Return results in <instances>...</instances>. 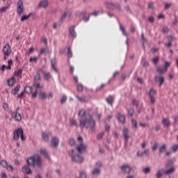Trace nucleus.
Instances as JSON below:
<instances>
[{
    "label": "nucleus",
    "instance_id": "obj_64",
    "mask_svg": "<svg viewBox=\"0 0 178 178\" xmlns=\"http://www.w3.org/2000/svg\"><path fill=\"white\" fill-rule=\"evenodd\" d=\"M125 10H127V12L128 13H132L131 12V9H130V6H127L125 8H124Z\"/></svg>",
    "mask_w": 178,
    "mask_h": 178
},
{
    "label": "nucleus",
    "instance_id": "obj_18",
    "mask_svg": "<svg viewBox=\"0 0 178 178\" xmlns=\"http://www.w3.org/2000/svg\"><path fill=\"white\" fill-rule=\"evenodd\" d=\"M162 123L164 127H169L170 126V120H169V118H163Z\"/></svg>",
    "mask_w": 178,
    "mask_h": 178
},
{
    "label": "nucleus",
    "instance_id": "obj_44",
    "mask_svg": "<svg viewBox=\"0 0 178 178\" xmlns=\"http://www.w3.org/2000/svg\"><path fill=\"white\" fill-rule=\"evenodd\" d=\"M143 172L145 175H148V173H151V168L150 167H147L143 170Z\"/></svg>",
    "mask_w": 178,
    "mask_h": 178
},
{
    "label": "nucleus",
    "instance_id": "obj_63",
    "mask_svg": "<svg viewBox=\"0 0 178 178\" xmlns=\"http://www.w3.org/2000/svg\"><path fill=\"white\" fill-rule=\"evenodd\" d=\"M7 9H9V7H2L1 8H0V12L1 13H3V12H6Z\"/></svg>",
    "mask_w": 178,
    "mask_h": 178
},
{
    "label": "nucleus",
    "instance_id": "obj_17",
    "mask_svg": "<svg viewBox=\"0 0 178 178\" xmlns=\"http://www.w3.org/2000/svg\"><path fill=\"white\" fill-rule=\"evenodd\" d=\"M175 171H176V168L172 166L166 170H164V173L165 175H169L175 173Z\"/></svg>",
    "mask_w": 178,
    "mask_h": 178
},
{
    "label": "nucleus",
    "instance_id": "obj_38",
    "mask_svg": "<svg viewBox=\"0 0 178 178\" xmlns=\"http://www.w3.org/2000/svg\"><path fill=\"white\" fill-rule=\"evenodd\" d=\"M37 60H38V57H31L29 58V62L31 63H37Z\"/></svg>",
    "mask_w": 178,
    "mask_h": 178
},
{
    "label": "nucleus",
    "instance_id": "obj_41",
    "mask_svg": "<svg viewBox=\"0 0 178 178\" xmlns=\"http://www.w3.org/2000/svg\"><path fill=\"white\" fill-rule=\"evenodd\" d=\"M6 69H8L9 70H10L12 69V67H11L6 66V65H3L1 66L0 70H1V72H5V70H6Z\"/></svg>",
    "mask_w": 178,
    "mask_h": 178
},
{
    "label": "nucleus",
    "instance_id": "obj_1",
    "mask_svg": "<svg viewBox=\"0 0 178 178\" xmlns=\"http://www.w3.org/2000/svg\"><path fill=\"white\" fill-rule=\"evenodd\" d=\"M79 126L81 129H90L92 133L95 131V120L92 119L91 115L87 114L85 119H81L79 120Z\"/></svg>",
    "mask_w": 178,
    "mask_h": 178
},
{
    "label": "nucleus",
    "instance_id": "obj_33",
    "mask_svg": "<svg viewBox=\"0 0 178 178\" xmlns=\"http://www.w3.org/2000/svg\"><path fill=\"white\" fill-rule=\"evenodd\" d=\"M120 30H121V31L124 35H127V32L126 31L124 26H123V25H122V24H120Z\"/></svg>",
    "mask_w": 178,
    "mask_h": 178
},
{
    "label": "nucleus",
    "instance_id": "obj_49",
    "mask_svg": "<svg viewBox=\"0 0 178 178\" xmlns=\"http://www.w3.org/2000/svg\"><path fill=\"white\" fill-rule=\"evenodd\" d=\"M67 54H68V58L73 57V52H72V49H70V47L67 48Z\"/></svg>",
    "mask_w": 178,
    "mask_h": 178
},
{
    "label": "nucleus",
    "instance_id": "obj_40",
    "mask_svg": "<svg viewBox=\"0 0 178 178\" xmlns=\"http://www.w3.org/2000/svg\"><path fill=\"white\" fill-rule=\"evenodd\" d=\"M42 138L44 141H48L49 140V136H48L47 133L44 132L42 133Z\"/></svg>",
    "mask_w": 178,
    "mask_h": 178
},
{
    "label": "nucleus",
    "instance_id": "obj_20",
    "mask_svg": "<svg viewBox=\"0 0 178 178\" xmlns=\"http://www.w3.org/2000/svg\"><path fill=\"white\" fill-rule=\"evenodd\" d=\"M118 119V121L122 123V124H124V123L126 122V117L123 114L119 113Z\"/></svg>",
    "mask_w": 178,
    "mask_h": 178
},
{
    "label": "nucleus",
    "instance_id": "obj_51",
    "mask_svg": "<svg viewBox=\"0 0 178 178\" xmlns=\"http://www.w3.org/2000/svg\"><path fill=\"white\" fill-rule=\"evenodd\" d=\"M44 80H49L51 79V73L48 72L44 75Z\"/></svg>",
    "mask_w": 178,
    "mask_h": 178
},
{
    "label": "nucleus",
    "instance_id": "obj_62",
    "mask_svg": "<svg viewBox=\"0 0 178 178\" xmlns=\"http://www.w3.org/2000/svg\"><path fill=\"white\" fill-rule=\"evenodd\" d=\"M83 85H79L77 86V91H79V92H81L83 91Z\"/></svg>",
    "mask_w": 178,
    "mask_h": 178
},
{
    "label": "nucleus",
    "instance_id": "obj_7",
    "mask_svg": "<svg viewBox=\"0 0 178 178\" xmlns=\"http://www.w3.org/2000/svg\"><path fill=\"white\" fill-rule=\"evenodd\" d=\"M3 54L4 56H9L12 54V49L9 44H6L3 48Z\"/></svg>",
    "mask_w": 178,
    "mask_h": 178
},
{
    "label": "nucleus",
    "instance_id": "obj_3",
    "mask_svg": "<svg viewBox=\"0 0 178 178\" xmlns=\"http://www.w3.org/2000/svg\"><path fill=\"white\" fill-rule=\"evenodd\" d=\"M21 138L22 141H25L26 138H24L23 129L19 128L18 129H16L13 133V140L15 141H17L19 138Z\"/></svg>",
    "mask_w": 178,
    "mask_h": 178
},
{
    "label": "nucleus",
    "instance_id": "obj_48",
    "mask_svg": "<svg viewBox=\"0 0 178 178\" xmlns=\"http://www.w3.org/2000/svg\"><path fill=\"white\" fill-rule=\"evenodd\" d=\"M79 116H81V118H84V116H86V111L84 110H81L79 112Z\"/></svg>",
    "mask_w": 178,
    "mask_h": 178
},
{
    "label": "nucleus",
    "instance_id": "obj_28",
    "mask_svg": "<svg viewBox=\"0 0 178 178\" xmlns=\"http://www.w3.org/2000/svg\"><path fill=\"white\" fill-rule=\"evenodd\" d=\"M20 90V85H18L17 87H15L14 89L12 90L11 93L14 95H17V93Z\"/></svg>",
    "mask_w": 178,
    "mask_h": 178
},
{
    "label": "nucleus",
    "instance_id": "obj_30",
    "mask_svg": "<svg viewBox=\"0 0 178 178\" xmlns=\"http://www.w3.org/2000/svg\"><path fill=\"white\" fill-rule=\"evenodd\" d=\"M39 98L41 99H47V98H48V95L44 92H40Z\"/></svg>",
    "mask_w": 178,
    "mask_h": 178
},
{
    "label": "nucleus",
    "instance_id": "obj_45",
    "mask_svg": "<svg viewBox=\"0 0 178 178\" xmlns=\"http://www.w3.org/2000/svg\"><path fill=\"white\" fill-rule=\"evenodd\" d=\"M171 151H172L173 152H177V151H178V145H174L171 147Z\"/></svg>",
    "mask_w": 178,
    "mask_h": 178
},
{
    "label": "nucleus",
    "instance_id": "obj_39",
    "mask_svg": "<svg viewBox=\"0 0 178 178\" xmlns=\"http://www.w3.org/2000/svg\"><path fill=\"white\" fill-rule=\"evenodd\" d=\"M70 123L72 126H76V127H79V125H77V122L74 119H70Z\"/></svg>",
    "mask_w": 178,
    "mask_h": 178
},
{
    "label": "nucleus",
    "instance_id": "obj_59",
    "mask_svg": "<svg viewBox=\"0 0 178 178\" xmlns=\"http://www.w3.org/2000/svg\"><path fill=\"white\" fill-rule=\"evenodd\" d=\"M3 108L4 111H9V106L6 103L3 104Z\"/></svg>",
    "mask_w": 178,
    "mask_h": 178
},
{
    "label": "nucleus",
    "instance_id": "obj_19",
    "mask_svg": "<svg viewBox=\"0 0 178 178\" xmlns=\"http://www.w3.org/2000/svg\"><path fill=\"white\" fill-rule=\"evenodd\" d=\"M40 154L43 155L45 159H49V155L48 154V152L45 149H40Z\"/></svg>",
    "mask_w": 178,
    "mask_h": 178
},
{
    "label": "nucleus",
    "instance_id": "obj_52",
    "mask_svg": "<svg viewBox=\"0 0 178 178\" xmlns=\"http://www.w3.org/2000/svg\"><path fill=\"white\" fill-rule=\"evenodd\" d=\"M105 134V132H102L100 134H99L97 136V140H102V138L104 137V135Z\"/></svg>",
    "mask_w": 178,
    "mask_h": 178
},
{
    "label": "nucleus",
    "instance_id": "obj_23",
    "mask_svg": "<svg viewBox=\"0 0 178 178\" xmlns=\"http://www.w3.org/2000/svg\"><path fill=\"white\" fill-rule=\"evenodd\" d=\"M15 81H16V78H15L14 76L8 79L7 80L8 86H9V87H12V86H13V83H15Z\"/></svg>",
    "mask_w": 178,
    "mask_h": 178
},
{
    "label": "nucleus",
    "instance_id": "obj_43",
    "mask_svg": "<svg viewBox=\"0 0 178 178\" xmlns=\"http://www.w3.org/2000/svg\"><path fill=\"white\" fill-rule=\"evenodd\" d=\"M156 94V91H155V89H150L149 92V97H154Z\"/></svg>",
    "mask_w": 178,
    "mask_h": 178
},
{
    "label": "nucleus",
    "instance_id": "obj_9",
    "mask_svg": "<svg viewBox=\"0 0 178 178\" xmlns=\"http://www.w3.org/2000/svg\"><path fill=\"white\" fill-rule=\"evenodd\" d=\"M154 81L156 83H159V87H162L163 86V83H165V77L163 76H155Z\"/></svg>",
    "mask_w": 178,
    "mask_h": 178
},
{
    "label": "nucleus",
    "instance_id": "obj_12",
    "mask_svg": "<svg viewBox=\"0 0 178 178\" xmlns=\"http://www.w3.org/2000/svg\"><path fill=\"white\" fill-rule=\"evenodd\" d=\"M73 31H74V26L72 25L70 28V33L68 35L70 38L73 37V38H76V37H77V35L76 34V32Z\"/></svg>",
    "mask_w": 178,
    "mask_h": 178
},
{
    "label": "nucleus",
    "instance_id": "obj_50",
    "mask_svg": "<svg viewBox=\"0 0 178 178\" xmlns=\"http://www.w3.org/2000/svg\"><path fill=\"white\" fill-rule=\"evenodd\" d=\"M76 98L79 101V102H87L85 98L80 97L79 96H76Z\"/></svg>",
    "mask_w": 178,
    "mask_h": 178
},
{
    "label": "nucleus",
    "instance_id": "obj_4",
    "mask_svg": "<svg viewBox=\"0 0 178 178\" xmlns=\"http://www.w3.org/2000/svg\"><path fill=\"white\" fill-rule=\"evenodd\" d=\"M72 162H75V163H83L84 162V158L79 154H75L72 156Z\"/></svg>",
    "mask_w": 178,
    "mask_h": 178
},
{
    "label": "nucleus",
    "instance_id": "obj_58",
    "mask_svg": "<svg viewBox=\"0 0 178 178\" xmlns=\"http://www.w3.org/2000/svg\"><path fill=\"white\" fill-rule=\"evenodd\" d=\"M148 8L149 9H154L155 8V3H149L148 5Z\"/></svg>",
    "mask_w": 178,
    "mask_h": 178
},
{
    "label": "nucleus",
    "instance_id": "obj_31",
    "mask_svg": "<svg viewBox=\"0 0 178 178\" xmlns=\"http://www.w3.org/2000/svg\"><path fill=\"white\" fill-rule=\"evenodd\" d=\"M166 149H168V146L164 144L159 149V152H160V154H163Z\"/></svg>",
    "mask_w": 178,
    "mask_h": 178
},
{
    "label": "nucleus",
    "instance_id": "obj_24",
    "mask_svg": "<svg viewBox=\"0 0 178 178\" xmlns=\"http://www.w3.org/2000/svg\"><path fill=\"white\" fill-rule=\"evenodd\" d=\"M24 92H26V94H31V92H33V88L31 86H25L24 88Z\"/></svg>",
    "mask_w": 178,
    "mask_h": 178
},
{
    "label": "nucleus",
    "instance_id": "obj_61",
    "mask_svg": "<svg viewBox=\"0 0 178 178\" xmlns=\"http://www.w3.org/2000/svg\"><path fill=\"white\" fill-rule=\"evenodd\" d=\"M38 95V90H35V92L32 94L31 98H35Z\"/></svg>",
    "mask_w": 178,
    "mask_h": 178
},
{
    "label": "nucleus",
    "instance_id": "obj_42",
    "mask_svg": "<svg viewBox=\"0 0 178 178\" xmlns=\"http://www.w3.org/2000/svg\"><path fill=\"white\" fill-rule=\"evenodd\" d=\"M0 165L3 167V168H6L8 166V161L3 160L0 162Z\"/></svg>",
    "mask_w": 178,
    "mask_h": 178
},
{
    "label": "nucleus",
    "instance_id": "obj_16",
    "mask_svg": "<svg viewBox=\"0 0 178 178\" xmlns=\"http://www.w3.org/2000/svg\"><path fill=\"white\" fill-rule=\"evenodd\" d=\"M123 136L124 137L125 141H129V138H130V136H129V129L127 128L123 129Z\"/></svg>",
    "mask_w": 178,
    "mask_h": 178
},
{
    "label": "nucleus",
    "instance_id": "obj_56",
    "mask_svg": "<svg viewBox=\"0 0 178 178\" xmlns=\"http://www.w3.org/2000/svg\"><path fill=\"white\" fill-rule=\"evenodd\" d=\"M6 169H7V170H9V172H13V165H8L6 167Z\"/></svg>",
    "mask_w": 178,
    "mask_h": 178
},
{
    "label": "nucleus",
    "instance_id": "obj_34",
    "mask_svg": "<svg viewBox=\"0 0 178 178\" xmlns=\"http://www.w3.org/2000/svg\"><path fill=\"white\" fill-rule=\"evenodd\" d=\"M159 147V143L158 142H155L152 147V150L154 152L156 151L158 148Z\"/></svg>",
    "mask_w": 178,
    "mask_h": 178
},
{
    "label": "nucleus",
    "instance_id": "obj_57",
    "mask_svg": "<svg viewBox=\"0 0 178 178\" xmlns=\"http://www.w3.org/2000/svg\"><path fill=\"white\" fill-rule=\"evenodd\" d=\"M148 22L149 23H155V18L153 16L149 17Z\"/></svg>",
    "mask_w": 178,
    "mask_h": 178
},
{
    "label": "nucleus",
    "instance_id": "obj_47",
    "mask_svg": "<svg viewBox=\"0 0 178 178\" xmlns=\"http://www.w3.org/2000/svg\"><path fill=\"white\" fill-rule=\"evenodd\" d=\"M67 101V97L66 95H63L60 99V104H65Z\"/></svg>",
    "mask_w": 178,
    "mask_h": 178
},
{
    "label": "nucleus",
    "instance_id": "obj_10",
    "mask_svg": "<svg viewBox=\"0 0 178 178\" xmlns=\"http://www.w3.org/2000/svg\"><path fill=\"white\" fill-rule=\"evenodd\" d=\"M51 145L54 148H58V145H59V138L56 136L53 137L51 140Z\"/></svg>",
    "mask_w": 178,
    "mask_h": 178
},
{
    "label": "nucleus",
    "instance_id": "obj_22",
    "mask_svg": "<svg viewBox=\"0 0 178 178\" xmlns=\"http://www.w3.org/2000/svg\"><path fill=\"white\" fill-rule=\"evenodd\" d=\"M51 68L54 70V72H56V73H58V69H56V67H55V65H56V60L55 58L51 59Z\"/></svg>",
    "mask_w": 178,
    "mask_h": 178
},
{
    "label": "nucleus",
    "instance_id": "obj_25",
    "mask_svg": "<svg viewBox=\"0 0 178 178\" xmlns=\"http://www.w3.org/2000/svg\"><path fill=\"white\" fill-rule=\"evenodd\" d=\"M106 101L107 102V104H108V105H111L112 106V105H113V97L109 95L106 99Z\"/></svg>",
    "mask_w": 178,
    "mask_h": 178
},
{
    "label": "nucleus",
    "instance_id": "obj_55",
    "mask_svg": "<svg viewBox=\"0 0 178 178\" xmlns=\"http://www.w3.org/2000/svg\"><path fill=\"white\" fill-rule=\"evenodd\" d=\"M169 33V28L168 26H164L163 28V34H168Z\"/></svg>",
    "mask_w": 178,
    "mask_h": 178
},
{
    "label": "nucleus",
    "instance_id": "obj_46",
    "mask_svg": "<svg viewBox=\"0 0 178 178\" xmlns=\"http://www.w3.org/2000/svg\"><path fill=\"white\" fill-rule=\"evenodd\" d=\"M128 115L129 116H133V115H134V108H130L128 111Z\"/></svg>",
    "mask_w": 178,
    "mask_h": 178
},
{
    "label": "nucleus",
    "instance_id": "obj_15",
    "mask_svg": "<svg viewBox=\"0 0 178 178\" xmlns=\"http://www.w3.org/2000/svg\"><path fill=\"white\" fill-rule=\"evenodd\" d=\"M22 172L24 173H26V175H31L33 173V171H31V168L29 167L28 165H24L22 167Z\"/></svg>",
    "mask_w": 178,
    "mask_h": 178
},
{
    "label": "nucleus",
    "instance_id": "obj_36",
    "mask_svg": "<svg viewBox=\"0 0 178 178\" xmlns=\"http://www.w3.org/2000/svg\"><path fill=\"white\" fill-rule=\"evenodd\" d=\"M68 144L70 147H74L76 145V140L74 138L70 139Z\"/></svg>",
    "mask_w": 178,
    "mask_h": 178
},
{
    "label": "nucleus",
    "instance_id": "obj_11",
    "mask_svg": "<svg viewBox=\"0 0 178 178\" xmlns=\"http://www.w3.org/2000/svg\"><path fill=\"white\" fill-rule=\"evenodd\" d=\"M12 117L14 118L17 120V122H21L22 120V115L19 113V112H14L11 113Z\"/></svg>",
    "mask_w": 178,
    "mask_h": 178
},
{
    "label": "nucleus",
    "instance_id": "obj_14",
    "mask_svg": "<svg viewBox=\"0 0 178 178\" xmlns=\"http://www.w3.org/2000/svg\"><path fill=\"white\" fill-rule=\"evenodd\" d=\"M175 162H176V158L170 159L165 165V169H169V168H172V166H173V163H175Z\"/></svg>",
    "mask_w": 178,
    "mask_h": 178
},
{
    "label": "nucleus",
    "instance_id": "obj_26",
    "mask_svg": "<svg viewBox=\"0 0 178 178\" xmlns=\"http://www.w3.org/2000/svg\"><path fill=\"white\" fill-rule=\"evenodd\" d=\"M163 173H165V169H161L157 172V174L156 175V178H162L163 177Z\"/></svg>",
    "mask_w": 178,
    "mask_h": 178
},
{
    "label": "nucleus",
    "instance_id": "obj_8",
    "mask_svg": "<svg viewBox=\"0 0 178 178\" xmlns=\"http://www.w3.org/2000/svg\"><path fill=\"white\" fill-rule=\"evenodd\" d=\"M87 149V145H84V143H81L79 145H76V151L79 154H83V152H86Z\"/></svg>",
    "mask_w": 178,
    "mask_h": 178
},
{
    "label": "nucleus",
    "instance_id": "obj_5",
    "mask_svg": "<svg viewBox=\"0 0 178 178\" xmlns=\"http://www.w3.org/2000/svg\"><path fill=\"white\" fill-rule=\"evenodd\" d=\"M120 169H121L122 172L126 175H130L131 172V167H130L129 164H124L121 165Z\"/></svg>",
    "mask_w": 178,
    "mask_h": 178
},
{
    "label": "nucleus",
    "instance_id": "obj_35",
    "mask_svg": "<svg viewBox=\"0 0 178 178\" xmlns=\"http://www.w3.org/2000/svg\"><path fill=\"white\" fill-rule=\"evenodd\" d=\"M106 8L108 9H111L113 10V9H115V4H113L112 3H106Z\"/></svg>",
    "mask_w": 178,
    "mask_h": 178
},
{
    "label": "nucleus",
    "instance_id": "obj_53",
    "mask_svg": "<svg viewBox=\"0 0 178 178\" xmlns=\"http://www.w3.org/2000/svg\"><path fill=\"white\" fill-rule=\"evenodd\" d=\"M22 73H23V71L22 70H18L17 71H15L14 72L15 76H20L22 75Z\"/></svg>",
    "mask_w": 178,
    "mask_h": 178
},
{
    "label": "nucleus",
    "instance_id": "obj_32",
    "mask_svg": "<svg viewBox=\"0 0 178 178\" xmlns=\"http://www.w3.org/2000/svg\"><path fill=\"white\" fill-rule=\"evenodd\" d=\"M32 13H29L28 15H22L21 17V22H24L25 20H28L30 19V17L32 16Z\"/></svg>",
    "mask_w": 178,
    "mask_h": 178
},
{
    "label": "nucleus",
    "instance_id": "obj_37",
    "mask_svg": "<svg viewBox=\"0 0 178 178\" xmlns=\"http://www.w3.org/2000/svg\"><path fill=\"white\" fill-rule=\"evenodd\" d=\"M157 72H159L160 74H163V73H166L168 70H165V67H163V68H157Z\"/></svg>",
    "mask_w": 178,
    "mask_h": 178
},
{
    "label": "nucleus",
    "instance_id": "obj_21",
    "mask_svg": "<svg viewBox=\"0 0 178 178\" xmlns=\"http://www.w3.org/2000/svg\"><path fill=\"white\" fill-rule=\"evenodd\" d=\"M38 6L40 8H48V0H43V1H42L39 3Z\"/></svg>",
    "mask_w": 178,
    "mask_h": 178
},
{
    "label": "nucleus",
    "instance_id": "obj_2",
    "mask_svg": "<svg viewBox=\"0 0 178 178\" xmlns=\"http://www.w3.org/2000/svg\"><path fill=\"white\" fill-rule=\"evenodd\" d=\"M28 165L33 166V168H37L38 169L42 168V163L41 162V157L40 155H35L33 157H30L26 160Z\"/></svg>",
    "mask_w": 178,
    "mask_h": 178
},
{
    "label": "nucleus",
    "instance_id": "obj_60",
    "mask_svg": "<svg viewBox=\"0 0 178 178\" xmlns=\"http://www.w3.org/2000/svg\"><path fill=\"white\" fill-rule=\"evenodd\" d=\"M158 62H159V57L156 56L153 59V63H154V65H157Z\"/></svg>",
    "mask_w": 178,
    "mask_h": 178
},
{
    "label": "nucleus",
    "instance_id": "obj_54",
    "mask_svg": "<svg viewBox=\"0 0 178 178\" xmlns=\"http://www.w3.org/2000/svg\"><path fill=\"white\" fill-rule=\"evenodd\" d=\"M131 123H132L135 129H137V127H138V125H137V120H136V119H133V120H131Z\"/></svg>",
    "mask_w": 178,
    "mask_h": 178
},
{
    "label": "nucleus",
    "instance_id": "obj_27",
    "mask_svg": "<svg viewBox=\"0 0 178 178\" xmlns=\"http://www.w3.org/2000/svg\"><path fill=\"white\" fill-rule=\"evenodd\" d=\"M67 16V12H65L63 15L61 16L59 20L58 24H62V23H63V22L66 19Z\"/></svg>",
    "mask_w": 178,
    "mask_h": 178
},
{
    "label": "nucleus",
    "instance_id": "obj_13",
    "mask_svg": "<svg viewBox=\"0 0 178 178\" xmlns=\"http://www.w3.org/2000/svg\"><path fill=\"white\" fill-rule=\"evenodd\" d=\"M144 155H145V156H148V155H149V149H146L144 152H137V156H144Z\"/></svg>",
    "mask_w": 178,
    "mask_h": 178
},
{
    "label": "nucleus",
    "instance_id": "obj_6",
    "mask_svg": "<svg viewBox=\"0 0 178 178\" xmlns=\"http://www.w3.org/2000/svg\"><path fill=\"white\" fill-rule=\"evenodd\" d=\"M24 10V7H23V1L19 0L17 3V13L20 16L23 11Z\"/></svg>",
    "mask_w": 178,
    "mask_h": 178
},
{
    "label": "nucleus",
    "instance_id": "obj_29",
    "mask_svg": "<svg viewBox=\"0 0 178 178\" xmlns=\"http://www.w3.org/2000/svg\"><path fill=\"white\" fill-rule=\"evenodd\" d=\"M92 175H93V176H98L99 175H101V169L95 168L92 172Z\"/></svg>",
    "mask_w": 178,
    "mask_h": 178
}]
</instances>
